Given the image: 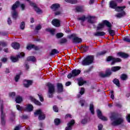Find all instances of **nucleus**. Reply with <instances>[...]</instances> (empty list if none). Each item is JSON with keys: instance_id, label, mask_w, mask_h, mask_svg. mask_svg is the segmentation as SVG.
Segmentation results:
<instances>
[{"instance_id": "1", "label": "nucleus", "mask_w": 130, "mask_h": 130, "mask_svg": "<svg viewBox=\"0 0 130 130\" xmlns=\"http://www.w3.org/2000/svg\"><path fill=\"white\" fill-rule=\"evenodd\" d=\"M122 0H113L109 3V7L111 9H115L116 12H121L120 13H118L116 15L117 18H121L123 16H125V12L123 11V9H125V6L123 7H117V4L116 3H121Z\"/></svg>"}, {"instance_id": "2", "label": "nucleus", "mask_w": 130, "mask_h": 130, "mask_svg": "<svg viewBox=\"0 0 130 130\" xmlns=\"http://www.w3.org/2000/svg\"><path fill=\"white\" fill-rule=\"evenodd\" d=\"M78 21H81V22H85L86 20H87V22L90 24H95L96 21H97V17L94 16L88 15L85 16L84 15L81 17H78L77 18Z\"/></svg>"}, {"instance_id": "3", "label": "nucleus", "mask_w": 130, "mask_h": 130, "mask_svg": "<svg viewBox=\"0 0 130 130\" xmlns=\"http://www.w3.org/2000/svg\"><path fill=\"white\" fill-rule=\"evenodd\" d=\"M110 118L112 121V125H118V124H120V123L123 122V118L121 117H116V115H115V114L114 113L112 114Z\"/></svg>"}, {"instance_id": "4", "label": "nucleus", "mask_w": 130, "mask_h": 130, "mask_svg": "<svg viewBox=\"0 0 130 130\" xmlns=\"http://www.w3.org/2000/svg\"><path fill=\"white\" fill-rule=\"evenodd\" d=\"M94 57L93 56H87L82 60L81 63L82 66H89L93 63Z\"/></svg>"}, {"instance_id": "5", "label": "nucleus", "mask_w": 130, "mask_h": 130, "mask_svg": "<svg viewBox=\"0 0 130 130\" xmlns=\"http://www.w3.org/2000/svg\"><path fill=\"white\" fill-rule=\"evenodd\" d=\"M47 86L48 87V96L49 98H52L53 97V93H54V91H55L54 85L50 83H48Z\"/></svg>"}, {"instance_id": "6", "label": "nucleus", "mask_w": 130, "mask_h": 130, "mask_svg": "<svg viewBox=\"0 0 130 130\" xmlns=\"http://www.w3.org/2000/svg\"><path fill=\"white\" fill-rule=\"evenodd\" d=\"M20 5V2H19L18 1H17L15 4L13 5V6H12V17L14 19H17V18H18V13H17L16 12V11L15 10H16V8L17 7H19Z\"/></svg>"}, {"instance_id": "7", "label": "nucleus", "mask_w": 130, "mask_h": 130, "mask_svg": "<svg viewBox=\"0 0 130 130\" xmlns=\"http://www.w3.org/2000/svg\"><path fill=\"white\" fill-rule=\"evenodd\" d=\"M106 25L107 27H111V24L107 20L103 21L102 23H99L98 27L97 30H101L103 28H104V26Z\"/></svg>"}, {"instance_id": "8", "label": "nucleus", "mask_w": 130, "mask_h": 130, "mask_svg": "<svg viewBox=\"0 0 130 130\" xmlns=\"http://www.w3.org/2000/svg\"><path fill=\"white\" fill-rule=\"evenodd\" d=\"M35 116L39 115V119L40 120H43L45 119V115L41 111V110H38L34 113Z\"/></svg>"}, {"instance_id": "9", "label": "nucleus", "mask_w": 130, "mask_h": 130, "mask_svg": "<svg viewBox=\"0 0 130 130\" xmlns=\"http://www.w3.org/2000/svg\"><path fill=\"white\" fill-rule=\"evenodd\" d=\"M107 61H112L111 64H114L115 62H119L121 61V59L119 58H113L112 56H109L107 58Z\"/></svg>"}, {"instance_id": "10", "label": "nucleus", "mask_w": 130, "mask_h": 130, "mask_svg": "<svg viewBox=\"0 0 130 130\" xmlns=\"http://www.w3.org/2000/svg\"><path fill=\"white\" fill-rule=\"evenodd\" d=\"M0 110L1 111V122L3 124H5L6 115L4 113V105H1Z\"/></svg>"}, {"instance_id": "11", "label": "nucleus", "mask_w": 130, "mask_h": 130, "mask_svg": "<svg viewBox=\"0 0 130 130\" xmlns=\"http://www.w3.org/2000/svg\"><path fill=\"white\" fill-rule=\"evenodd\" d=\"M25 55V54L23 52H21L20 53L19 55H18L16 57L15 56H11V60L13 62H16V61H18L19 60V58H20V57H23Z\"/></svg>"}, {"instance_id": "12", "label": "nucleus", "mask_w": 130, "mask_h": 130, "mask_svg": "<svg viewBox=\"0 0 130 130\" xmlns=\"http://www.w3.org/2000/svg\"><path fill=\"white\" fill-rule=\"evenodd\" d=\"M26 1L27 2H29V4L30 6H31V7H34V9L35 10V11H36V12H37L38 14H41V13H42V11L40 10L39 8H38V7H37V6H36V4L32 3L29 0H26Z\"/></svg>"}, {"instance_id": "13", "label": "nucleus", "mask_w": 130, "mask_h": 130, "mask_svg": "<svg viewBox=\"0 0 130 130\" xmlns=\"http://www.w3.org/2000/svg\"><path fill=\"white\" fill-rule=\"evenodd\" d=\"M70 38H73V42H74V43H80L82 42V39H81L78 37H76L75 34L71 35L70 36Z\"/></svg>"}, {"instance_id": "14", "label": "nucleus", "mask_w": 130, "mask_h": 130, "mask_svg": "<svg viewBox=\"0 0 130 130\" xmlns=\"http://www.w3.org/2000/svg\"><path fill=\"white\" fill-rule=\"evenodd\" d=\"M96 112L98 116L100 119H102V120H104V121L107 120V118L102 115V113L101 112V111H100V110H97Z\"/></svg>"}, {"instance_id": "15", "label": "nucleus", "mask_w": 130, "mask_h": 130, "mask_svg": "<svg viewBox=\"0 0 130 130\" xmlns=\"http://www.w3.org/2000/svg\"><path fill=\"white\" fill-rule=\"evenodd\" d=\"M111 74V71H110V70L108 69L106 72V74L101 72L100 73V76L101 77H102L103 78H104L105 77H108L109 76H110Z\"/></svg>"}, {"instance_id": "16", "label": "nucleus", "mask_w": 130, "mask_h": 130, "mask_svg": "<svg viewBox=\"0 0 130 130\" xmlns=\"http://www.w3.org/2000/svg\"><path fill=\"white\" fill-rule=\"evenodd\" d=\"M52 24L55 27H59L60 26V21L58 19H54L52 21Z\"/></svg>"}, {"instance_id": "17", "label": "nucleus", "mask_w": 130, "mask_h": 130, "mask_svg": "<svg viewBox=\"0 0 130 130\" xmlns=\"http://www.w3.org/2000/svg\"><path fill=\"white\" fill-rule=\"evenodd\" d=\"M74 124L75 120H71L68 123V126L66 127V130H72V126H73V125H74Z\"/></svg>"}, {"instance_id": "18", "label": "nucleus", "mask_w": 130, "mask_h": 130, "mask_svg": "<svg viewBox=\"0 0 130 130\" xmlns=\"http://www.w3.org/2000/svg\"><path fill=\"white\" fill-rule=\"evenodd\" d=\"M32 81L31 80H25L23 81V85L25 88H28V87H30L31 85H32Z\"/></svg>"}, {"instance_id": "19", "label": "nucleus", "mask_w": 130, "mask_h": 130, "mask_svg": "<svg viewBox=\"0 0 130 130\" xmlns=\"http://www.w3.org/2000/svg\"><path fill=\"white\" fill-rule=\"evenodd\" d=\"M33 105L31 104H28L26 105V107L24 109V110L25 111H28V112H30L31 111H33Z\"/></svg>"}, {"instance_id": "20", "label": "nucleus", "mask_w": 130, "mask_h": 130, "mask_svg": "<svg viewBox=\"0 0 130 130\" xmlns=\"http://www.w3.org/2000/svg\"><path fill=\"white\" fill-rule=\"evenodd\" d=\"M29 99L32 101V102H34L35 104L36 105H41V103L35 99V98H33V96H30Z\"/></svg>"}, {"instance_id": "21", "label": "nucleus", "mask_w": 130, "mask_h": 130, "mask_svg": "<svg viewBox=\"0 0 130 130\" xmlns=\"http://www.w3.org/2000/svg\"><path fill=\"white\" fill-rule=\"evenodd\" d=\"M60 7L59 4H54L51 6V9H52L53 11H56V10L59 9Z\"/></svg>"}, {"instance_id": "22", "label": "nucleus", "mask_w": 130, "mask_h": 130, "mask_svg": "<svg viewBox=\"0 0 130 130\" xmlns=\"http://www.w3.org/2000/svg\"><path fill=\"white\" fill-rule=\"evenodd\" d=\"M26 48L27 49H28V50H31L32 48H34V49H35L36 50H38V49H39V48H38V47H36L34 45H27Z\"/></svg>"}, {"instance_id": "23", "label": "nucleus", "mask_w": 130, "mask_h": 130, "mask_svg": "<svg viewBox=\"0 0 130 130\" xmlns=\"http://www.w3.org/2000/svg\"><path fill=\"white\" fill-rule=\"evenodd\" d=\"M72 74H73V76H74V77H76L78 75H80V74H81V71L79 70L75 69L72 71Z\"/></svg>"}, {"instance_id": "24", "label": "nucleus", "mask_w": 130, "mask_h": 130, "mask_svg": "<svg viewBox=\"0 0 130 130\" xmlns=\"http://www.w3.org/2000/svg\"><path fill=\"white\" fill-rule=\"evenodd\" d=\"M11 45L14 49H19L20 48V44L18 43H13Z\"/></svg>"}, {"instance_id": "25", "label": "nucleus", "mask_w": 130, "mask_h": 130, "mask_svg": "<svg viewBox=\"0 0 130 130\" xmlns=\"http://www.w3.org/2000/svg\"><path fill=\"white\" fill-rule=\"evenodd\" d=\"M118 55L120 56V57H122L123 58H126L127 57H128V55H127V54L122 52L118 53Z\"/></svg>"}, {"instance_id": "26", "label": "nucleus", "mask_w": 130, "mask_h": 130, "mask_svg": "<svg viewBox=\"0 0 130 130\" xmlns=\"http://www.w3.org/2000/svg\"><path fill=\"white\" fill-rule=\"evenodd\" d=\"M94 36H104L105 32L104 31H96L94 34Z\"/></svg>"}, {"instance_id": "27", "label": "nucleus", "mask_w": 130, "mask_h": 130, "mask_svg": "<svg viewBox=\"0 0 130 130\" xmlns=\"http://www.w3.org/2000/svg\"><path fill=\"white\" fill-rule=\"evenodd\" d=\"M108 32L111 36H114L115 35V31L111 28V26L109 27Z\"/></svg>"}, {"instance_id": "28", "label": "nucleus", "mask_w": 130, "mask_h": 130, "mask_svg": "<svg viewBox=\"0 0 130 130\" xmlns=\"http://www.w3.org/2000/svg\"><path fill=\"white\" fill-rule=\"evenodd\" d=\"M57 86L58 92L59 93H60V92H62V90H63L62 84H61V83H58L57 84Z\"/></svg>"}, {"instance_id": "29", "label": "nucleus", "mask_w": 130, "mask_h": 130, "mask_svg": "<svg viewBox=\"0 0 130 130\" xmlns=\"http://www.w3.org/2000/svg\"><path fill=\"white\" fill-rule=\"evenodd\" d=\"M16 103H21L23 101V98L22 96H17L15 99Z\"/></svg>"}, {"instance_id": "30", "label": "nucleus", "mask_w": 130, "mask_h": 130, "mask_svg": "<svg viewBox=\"0 0 130 130\" xmlns=\"http://www.w3.org/2000/svg\"><path fill=\"white\" fill-rule=\"evenodd\" d=\"M121 68L120 67H113L111 68L112 72H117L118 71H119Z\"/></svg>"}, {"instance_id": "31", "label": "nucleus", "mask_w": 130, "mask_h": 130, "mask_svg": "<svg viewBox=\"0 0 130 130\" xmlns=\"http://www.w3.org/2000/svg\"><path fill=\"white\" fill-rule=\"evenodd\" d=\"M46 31L50 32L52 35H54V34H55V29L54 28H48L46 29Z\"/></svg>"}, {"instance_id": "32", "label": "nucleus", "mask_w": 130, "mask_h": 130, "mask_svg": "<svg viewBox=\"0 0 130 130\" xmlns=\"http://www.w3.org/2000/svg\"><path fill=\"white\" fill-rule=\"evenodd\" d=\"M90 111L91 112L92 114H94L95 112L94 111V105L93 104H90V107H89Z\"/></svg>"}, {"instance_id": "33", "label": "nucleus", "mask_w": 130, "mask_h": 130, "mask_svg": "<svg viewBox=\"0 0 130 130\" xmlns=\"http://www.w3.org/2000/svg\"><path fill=\"white\" fill-rule=\"evenodd\" d=\"M27 60H30L31 61H36V58L33 56H30L27 57Z\"/></svg>"}, {"instance_id": "34", "label": "nucleus", "mask_w": 130, "mask_h": 130, "mask_svg": "<svg viewBox=\"0 0 130 130\" xmlns=\"http://www.w3.org/2000/svg\"><path fill=\"white\" fill-rule=\"evenodd\" d=\"M113 82L114 84H115V85H116V86L119 87V80H118V79H115Z\"/></svg>"}, {"instance_id": "35", "label": "nucleus", "mask_w": 130, "mask_h": 130, "mask_svg": "<svg viewBox=\"0 0 130 130\" xmlns=\"http://www.w3.org/2000/svg\"><path fill=\"white\" fill-rule=\"evenodd\" d=\"M58 51L57 50L54 49L52 50L51 52L50 53L51 55H54V54H56V53H58Z\"/></svg>"}, {"instance_id": "36", "label": "nucleus", "mask_w": 130, "mask_h": 130, "mask_svg": "<svg viewBox=\"0 0 130 130\" xmlns=\"http://www.w3.org/2000/svg\"><path fill=\"white\" fill-rule=\"evenodd\" d=\"M67 3H69L70 4H76L77 3V0H65Z\"/></svg>"}, {"instance_id": "37", "label": "nucleus", "mask_w": 130, "mask_h": 130, "mask_svg": "<svg viewBox=\"0 0 130 130\" xmlns=\"http://www.w3.org/2000/svg\"><path fill=\"white\" fill-rule=\"evenodd\" d=\"M88 122V118H85L84 119H82L81 120V123L82 124H86Z\"/></svg>"}, {"instance_id": "38", "label": "nucleus", "mask_w": 130, "mask_h": 130, "mask_svg": "<svg viewBox=\"0 0 130 130\" xmlns=\"http://www.w3.org/2000/svg\"><path fill=\"white\" fill-rule=\"evenodd\" d=\"M54 123H55V124H56V125H58V124L60 123V120L58 118L55 119L54 120Z\"/></svg>"}, {"instance_id": "39", "label": "nucleus", "mask_w": 130, "mask_h": 130, "mask_svg": "<svg viewBox=\"0 0 130 130\" xmlns=\"http://www.w3.org/2000/svg\"><path fill=\"white\" fill-rule=\"evenodd\" d=\"M76 11H77V12H83L84 11V9L82 7H77L76 8Z\"/></svg>"}, {"instance_id": "40", "label": "nucleus", "mask_w": 130, "mask_h": 130, "mask_svg": "<svg viewBox=\"0 0 130 130\" xmlns=\"http://www.w3.org/2000/svg\"><path fill=\"white\" fill-rule=\"evenodd\" d=\"M20 29L24 30L25 29V22H22L20 24Z\"/></svg>"}, {"instance_id": "41", "label": "nucleus", "mask_w": 130, "mask_h": 130, "mask_svg": "<svg viewBox=\"0 0 130 130\" xmlns=\"http://www.w3.org/2000/svg\"><path fill=\"white\" fill-rule=\"evenodd\" d=\"M16 108H17V110H19V111H22V110H23L24 109V108L23 107L20 106V105H16Z\"/></svg>"}, {"instance_id": "42", "label": "nucleus", "mask_w": 130, "mask_h": 130, "mask_svg": "<svg viewBox=\"0 0 130 130\" xmlns=\"http://www.w3.org/2000/svg\"><path fill=\"white\" fill-rule=\"evenodd\" d=\"M38 95L39 97L40 101H41V102H43V101H44V99H43V96H42V94L39 93L38 94Z\"/></svg>"}, {"instance_id": "43", "label": "nucleus", "mask_w": 130, "mask_h": 130, "mask_svg": "<svg viewBox=\"0 0 130 130\" xmlns=\"http://www.w3.org/2000/svg\"><path fill=\"white\" fill-rule=\"evenodd\" d=\"M20 76H21V74L16 75L15 77V80L16 82H18V81H19V79H20Z\"/></svg>"}, {"instance_id": "44", "label": "nucleus", "mask_w": 130, "mask_h": 130, "mask_svg": "<svg viewBox=\"0 0 130 130\" xmlns=\"http://www.w3.org/2000/svg\"><path fill=\"white\" fill-rule=\"evenodd\" d=\"M57 38H61V37H62L63 36V34L61 32H59L56 34V35Z\"/></svg>"}, {"instance_id": "45", "label": "nucleus", "mask_w": 130, "mask_h": 130, "mask_svg": "<svg viewBox=\"0 0 130 130\" xmlns=\"http://www.w3.org/2000/svg\"><path fill=\"white\" fill-rule=\"evenodd\" d=\"M121 79L123 80H126V79H127V76L125 74H123L121 76Z\"/></svg>"}, {"instance_id": "46", "label": "nucleus", "mask_w": 130, "mask_h": 130, "mask_svg": "<svg viewBox=\"0 0 130 130\" xmlns=\"http://www.w3.org/2000/svg\"><path fill=\"white\" fill-rule=\"evenodd\" d=\"M10 97H12V98H14L15 96H16V92H11L9 93Z\"/></svg>"}, {"instance_id": "47", "label": "nucleus", "mask_w": 130, "mask_h": 130, "mask_svg": "<svg viewBox=\"0 0 130 130\" xmlns=\"http://www.w3.org/2000/svg\"><path fill=\"white\" fill-rule=\"evenodd\" d=\"M123 40L126 42H130V39L128 37H125L123 38Z\"/></svg>"}, {"instance_id": "48", "label": "nucleus", "mask_w": 130, "mask_h": 130, "mask_svg": "<svg viewBox=\"0 0 130 130\" xmlns=\"http://www.w3.org/2000/svg\"><path fill=\"white\" fill-rule=\"evenodd\" d=\"M85 83H86V82H85L83 80H81V81H79L78 85H79V86H83V85H84V84H85Z\"/></svg>"}, {"instance_id": "49", "label": "nucleus", "mask_w": 130, "mask_h": 130, "mask_svg": "<svg viewBox=\"0 0 130 130\" xmlns=\"http://www.w3.org/2000/svg\"><path fill=\"white\" fill-rule=\"evenodd\" d=\"M84 92H85V89L83 87L81 88L80 90V94H81V95H83V94H84Z\"/></svg>"}, {"instance_id": "50", "label": "nucleus", "mask_w": 130, "mask_h": 130, "mask_svg": "<svg viewBox=\"0 0 130 130\" xmlns=\"http://www.w3.org/2000/svg\"><path fill=\"white\" fill-rule=\"evenodd\" d=\"M53 109L54 111H55V112H58V108H57V107H56V106H54L53 107Z\"/></svg>"}, {"instance_id": "51", "label": "nucleus", "mask_w": 130, "mask_h": 130, "mask_svg": "<svg viewBox=\"0 0 130 130\" xmlns=\"http://www.w3.org/2000/svg\"><path fill=\"white\" fill-rule=\"evenodd\" d=\"M67 41L68 40L66 39H62L60 41V43H62V44L66 43Z\"/></svg>"}, {"instance_id": "52", "label": "nucleus", "mask_w": 130, "mask_h": 130, "mask_svg": "<svg viewBox=\"0 0 130 130\" xmlns=\"http://www.w3.org/2000/svg\"><path fill=\"white\" fill-rule=\"evenodd\" d=\"M72 77H75L73 75V72H72V73L69 74L67 76V77L68 78V79H71V78H72Z\"/></svg>"}, {"instance_id": "53", "label": "nucleus", "mask_w": 130, "mask_h": 130, "mask_svg": "<svg viewBox=\"0 0 130 130\" xmlns=\"http://www.w3.org/2000/svg\"><path fill=\"white\" fill-rule=\"evenodd\" d=\"M41 29V25L39 24L36 27V30H40Z\"/></svg>"}, {"instance_id": "54", "label": "nucleus", "mask_w": 130, "mask_h": 130, "mask_svg": "<svg viewBox=\"0 0 130 130\" xmlns=\"http://www.w3.org/2000/svg\"><path fill=\"white\" fill-rule=\"evenodd\" d=\"M10 116H11L12 119L15 118V113L12 112L10 115Z\"/></svg>"}, {"instance_id": "55", "label": "nucleus", "mask_w": 130, "mask_h": 130, "mask_svg": "<svg viewBox=\"0 0 130 130\" xmlns=\"http://www.w3.org/2000/svg\"><path fill=\"white\" fill-rule=\"evenodd\" d=\"M69 117L70 118H72V115L68 114L65 116V118H69Z\"/></svg>"}, {"instance_id": "56", "label": "nucleus", "mask_w": 130, "mask_h": 130, "mask_svg": "<svg viewBox=\"0 0 130 130\" xmlns=\"http://www.w3.org/2000/svg\"><path fill=\"white\" fill-rule=\"evenodd\" d=\"M103 127V125H102V124H100L98 125L99 130H102Z\"/></svg>"}, {"instance_id": "57", "label": "nucleus", "mask_w": 130, "mask_h": 130, "mask_svg": "<svg viewBox=\"0 0 130 130\" xmlns=\"http://www.w3.org/2000/svg\"><path fill=\"white\" fill-rule=\"evenodd\" d=\"M85 101L84 100H82L80 101V104L81 106H84V105H85Z\"/></svg>"}, {"instance_id": "58", "label": "nucleus", "mask_w": 130, "mask_h": 130, "mask_svg": "<svg viewBox=\"0 0 130 130\" xmlns=\"http://www.w3.org/2000/svg\"><path fill=\"white\" fill-rule=\"evenodd\" d=\"M111 98L112 99H114V95L113 94V91H111Z\"/></svg>"}, {"instance_id": "59", "label": "nucleus", "mask_w": 130, "mask_h": 130, "mask_svg": "<svg viewBox=\"0 0 130 130\" xmlns=\"http://www.w3.org/2000/svg\"><path fill=\"white\" fill-rule=\"evenodd\" d=\"M105 53H106V51H102V52H100V53H99V54L100 55H103V54H105Z\"/></svg>"}, {"instance_id": "60", "label": "nucleus", "mask_w": 130, "mask_h": 130, "mask_svg": "<svg viewBox=\"0 0 130 130\" xmlns=\"http://www.w3.org/2000/svg\"><path fill=\"white\" fill-rule=\"evenodd\" d=\"M128 122H130V114L128 115L126 117Z\"/></svg>"}, {"instance_id": "61", "label": "nucleus", "mask_w": 130, "mask_h": 130, "mask_svg": "<svg viewBox=\"0 0 130 130\" xmlns=\"http://www.w3.org/2000/svg\"><path fill=\"white\" fill-rule=\"evenodd\" d=\"M8 24L10 25L11 24H12V20H11V18H8Z\"/></svg>"}, {"instance_id": "62", "label": "nucleus", "mask_w": 130, "mask_h": 130, "mask_svg": "<svg viewBox=\"0 0 130 130\" xmlns=\"http://www.w3.org/2000/svg\"><path fill=\"white\" fill-rule=\"evenodd\" d=\"M60 14H61V11H56L55 13V15H60Z\"/></svg>"}, {"instance_id": "63", "label": "nucleus", "mask_w": 130, "mask_h": 130, "mask_svg": "<svg viewBox=\"0 0 130 130\" xmlns=\"http://www.w3.org/2000/svg\"><path fill=\"white\" fill-rule=\"evenodd\" d=\"M21 8L22 10H25V5L24 4H21Z\"/></svg>"}, {"instance_id": "64", "label": "nucleus", "mask_w": 130, "mask_h": 130, "mask_svg": "<svg viewBox=\"0 0 130 130\" xmlns=\"http://www.w3.org/2000/svg\"><path fill=\"white\" fill-rule=\"evenodd\" d=\"M20 129V126H17L16 127H15L14 130H19Z\"/></svg>"}]
</instances>
